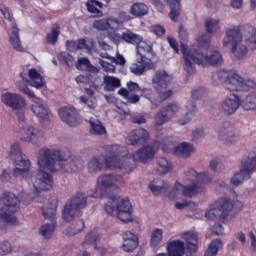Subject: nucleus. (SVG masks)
Here are the masks:
<instances>
[{
    "label": "nucleus",
    "mask_w": 256,
    "mask_h": 256,
    "mask_svg": "<svg viewBox=\"0 0 256 256\" xmlns=\"http://www.w3.org/2000/svg\"><path fill=\"white\" fill-rule=\"evenodd\" d=\"M71 158L69 149H49L42 148L37 155V172L30 178V183L34 189L35 197L43 191H51L54 181L50 171H63L65 164Z\"/></svg>",
    "instance_id": "obj_1"
},
{
    "label": "nucleus",
    "mask_w": 256,
    "mask_h": 256,
    "mask_svg": "<svg viewBox=\"0 0 256 256\" xmlns=\"http://www.w3.org/2000/svg\"><path fill=\"white\" fill-rule=\"evenodd\" d=\"M205 172H197L189 168L184 172L182 182L176 181L172 190L167 193L169 183L164 180H154L149 184L150 191L156 196L167 195L170 201H179L182 197H195L198 193H203V181H205Z\"/></svg>",
    "instance_id": "obj_2"
},
{
    "label": "nucleus",
    "mask_w": 256,
    "mask_h": 256,
    "mask_svg": "<svg viewBox=\"0 0 256 256\" xmlns=\"http://www.w3.org/2000/svg\"><path fill=\"white\" fill-rule=\"evenodd\" d=\"M223 45L224 47H229L230 45L231 53L236 59H245L249 51L247 45L252 50L256 49V28L246 26L243 34H241V30L237 26L227 29Z\"/></svg>",
    "instance_id": "obj_3"
},
{
    "label": "nucleus",
    "mask_w": 256,
    "mask_h": 256,
    "mask_svg": "<svg viewBox=\"0 0 256 256\" xmlns=\"http://www.w3.org/2000/svg\"><path fill=\"white\" fill-rule=\"evenodd\" d=\"M181 52L183 54L184 71L188 75L195 73V63L202 67H215V65L223 63V55L218 50H213L210 55H206L196 49L187 48L185 44H181Z\"/></svg>",
    "instance_id": "obj_4"
},
{
    "label": "nucleus",
    "mask_w": 256,
    "mask_h": 256,
    "mask_svg": "<svg viewBox=\"0 0 256 256\" xmlns=\"http://www.w3.org/2000/svg\"><path fill=\"white\" fill-rule=\"evenodd\" d=\"M155 157V148L153 146H144L140 148L135 154H128L127 157H120L112 155L105 159V165L107 169H121L125 173L133 171L131 161H140L141 163H147L149 159ZM131 159V161H129Z\"/></svg>",
    "instance_id": "obj_5"
},
{
    "label": "nucleus",
    "mask_w": 256,
    "mask_h": 256,
    "mask_svg": "<svg viewBox=\"0 0 256 256\" xmlns=\"http://www.w3.org/2000/svg\"><path fill=\"white\" fill-rule=\"evenodd\" d=\"M214 85L224 83L225 89L231 92L251 91L256 89V82L251 78H243L234 70H221L212 77Z\"/></svg>",
    "instance_id": "obj_6"
},
{
    "label": "nucleus",
    "mask_w": 256,
    "mask_h": 256,
    "mask_svg": "<svg viewBox=\"0 0 256 256\" xmlns=\"http://www.w3.org/2000/svg\"><path fill=\"white\" fill-rule=\"evenodd\" d=\"M21 200L11 192L0 194V229H7L10 225H16L17 218L13 213L19 211Z\"/></svg>",
    "instance_id": "obj_7"
},
{
    "label": "nucleus",
    "mask_w": 256,
    "mask_h": 256,
    "mask_svg": "<svg viewBox=\"0 0 256 256\" xmlns=\"http://www.w3.org/2000/svg\"><path fill=\"white\" fill-rule=\"evenodd\" d=\"M241 105L244 111H256V91L247 94L242 102L239 96L230 94L222 101L220 109L224 115L229 116L234 115Z\"/></svg>",
    "instance_id": "obj_8"
},
{
    "label": "nucleus",
    "mask_w": 256,
    "mask_h": 256,
    "mask_svg": "<svg viewBox=\"0 0 256 256\" xmlns=\"http://www.w3.org/2000/svg\"><path fill=\"white\" fill-rule=\"evenodd\" d=\"M108 215L116 217L122 223H133V206L128 198H117L105 206Z\"/></svg>",
    "instance_id": "obj_9"
},
{
    "label": "nucleus",
    "mask_w": 256,
    "mask_h": 256,
    "mask_svg": "<svg viewBox=\"0 0 256 256\" xmlns=\"http://www.w3.org/2000/svg\"><path fill=\"white\" fill-rule=\"evenodd\" d=\"M171 81H173V76L166 71H157L155 73L152 83L156 91H160V100L154 102L156 107L173 95V90L171 89L162 91V89H167L171 85Z\"/></svg>",
    "instance_id": "obj_10"
},
{
    "label": "nucleus",
    "mask_w": 256,
    "mask_h": 256,
    "mask_svg": "<svg viewBox=\"0 0 256 256\" xmlns=\"http://www.w3.org/2000/svg\"><path fill=\"white\" fill-rule=\"evenodd\" d=\"M123 185V177L119 175L104 174L98 177L95 192L92 197H103L109 189H119Z\"/></svg>",
    "instance_id": "obj_11"
},
{
    "label": "nucleus",
    "mask_w": 256,
    "mask_h": 256,
    "mask_svg": "<svg viewBox=\"0 0 256 256\" xmlns=\"http://www.w3.org/2000/svg\"><path fill=\"white\" fill-rule=\"evenodd\" d=\"M87 205V197L83 193L76 194L70 201H68L64 207L62 217L64 221H73L79 209H83Z\"/></svg>",
    "instance_id": "obj_12"
},
{
    "label": "nucleus",
    "mask_w": 256,
    "mask_h": 256,
    "mask_svg": "<svg viewBox=\"0 0 256 256\" xmlns=\"http://www.w3.org/2000/svg\"><path fill=\"white\" fill-rule=\"evenodd\" d=\"M1 101L13 111H23L27 107V101L21 94L6 92L2 94Z\"/></svg>",
    "instance_id": "obj_13"
},
{
    "label": "nucleus",
    "mask_w": 256,
    "mask_h": 256,
    "mask_svg": "<svg viewBox=\"0 0 256 256\" xmlns=\"http://www.w3.org/2000/svg\"><path fill=\"white\" fill-rule=\"evenodd\" d=\"M182 243L184 245V255L193 256V253L197 252V247L199 245V236L195 231H186L180 235Z\"/></svg>",
    "instance_id": "obj_14"
},
{
    "label": "nucleus",
    "mask_w": 256,
    "mask_h": 256,
    "mask_svg": "<svg viewBox=\"0 0 256 256\" xmlns=\"http://www.w3.org/2000/svg\"><path fill=\"white\" fill-rule=\"evenodd\" d=\"M59 117L63 123L69 125V127H77L81 123V117L75 107H63L59 110Z\"/></svg>",
    "instance_id": "obj_15"
},
{
    "label": "nucleus",
    "mask_w": 256,
    "mask_h": 256,
    "mask_svg": "<svg viewBox=\"0 0 256 256\" xmlns=\"http://www.w3.org/2000/svg\"><path fill=\"white\" fill-rule=\"evenodd\" d=\"M38 100L34 101L35 104L31 106V111L36 115L37 118L40 119V123L42 124V127H49V123H51V113H49V110L45 105L41 104Z\"/></svg>",
    "instance_id": "obj_16"
},
{
    "label": "nucleus",
    "mask_w": 256,
    "mask_h": 256,
    "mask_svg": "<svg viewBox=\"0 0 256 256\" xmlns=\"http://www.w3.org/2000/svg\"><path fill=\"white\" fill-rule=\"evenodd\" d=\"M15 168L13 170V174L15 177H23V179H27V175H29V171H31V160L27 157L20 156L14 159Z\"/></svg>",
    "instance_id": "obj_17"
},
{
    "label": "nucleus",
    "mask_w": 256,
    "mask_h": 256,
    "mask_svg": "<svg viewBox=\"0 0 256 256\" xmlns=\"http://www.w3.org/2000/svg\"><path fill=\"white\" fill-rule=\"evenodd\" d=\"M218 210L220 211V215L223 221H231L233 219V201L227 197H222L214 202Z\"/></svg>",
    "instance_id": "obj_18"
},
{
    "label": "nucleus",
    "mask_w": 256,
    "mask_h": 256,
    "mask_svg": "<svg viewBox=\"0 0 256 256\" xmlns=\"http://www.w3.org/2000/svg\"><path fill=\"white\" fill-rule=\"evenodd\" d=\"M127 88H121L118 91V95H121L122 97H124V99L128 100V103H139V100L141 99L139 97V95L137 94H133V93H137V91H141V88L139 87L138 83L135 82H128L127 83Z\"/></svg>",
    "instance_id": "obj_19"
},
{
    "label": "nucleus",
    "mask_w": 256,
    "mask_h": 256,
    "mask_svg": "<svg viewBox=\"0 0 256 256\" xmlns=\"http://www.w3.org/2000/svg\"><path fill=\"white\" fill-rule=\"evenodd\" d=\"M122 249L126 253H131L139 246V238L131 231H126L122 235Z\"/></svg>",
    "instance_id": "obj_20"
},
{
    "label": "nucleus",
    "mask_w": 256,
    "mask_h": 256,
    "mask_svg": "<svg viewBox=\"0 0 256 256\" xmlns=\"http://www.w3.org/2000/svg\"><path fill=\"white\" fill-rule=\"evenodd\" d=\"M146 69H153V60L137 57L136 62L130 65V71L133 75H143Z\"/></svg>",
    "instance_id": "obj_21"
},
{
    "label": "nucleus",
    "mask_w": 256,
    "mask_h": 256,
    "mask_svg": "<svg viewBox=\"0 0 256 256\" xmlns=\"http://www.w3.org/2000/svg\"><path fill=\"white\" fill-rule=\"evenodd\" d=\"M149 139V132L145 129L132 130L127 137L130 145H143Z\"/></svg>",
    "instance_id": "obj_22"
},
{
    "label": "nucleus",
    "mask_w": 256,
    "mask_h": 256,
    "mask_svg": "<svg viewBox=\"0 0 256 256\" xmlns=\"http://www.w3.org/2000/svg\"><path fill=\"white\" fill-rule=\"evenodd\" d=\"M185 115L183 118H180L177 123L180 127H185V125H189L191 123V119L195 117L197 113V105L194 101H188L185 105Z\"/></svg>",
    "instance_id": "obj_23"
},
{
    "label": "nucleus",
    "mask_w": 256,
    "mask_h": 256,
    "mask_svg": "<svg viewBox=\"0 0 256 256\" xmlns=\"http://www.w3.org/2000/svg\"><path fill=\"white\" fill-rule=\"evenodd\" d=\"M242 171H246L248 175H252L256 171V152H250L239 165Z\"/></svg>",
    "instance_id": "obj_24"
},
{
    "label": "nucleus",
    "mask_w": 256,
    "mask_h": 256,
    "mask_svg": "<svg viewBox=\"0 0 256 256\" xmlns=\"http://www.w3.org/2000/svg\"><path fill=\"white\" fill-rule=\"evenodd\" d=\"M113 39H116L117 41L122 39V41H125V43H130L131 45H138V43L143 41V37H141V35L135 34L131 30H126L122 34H114Z\"/></svg>",
    "instance_id": "obj_25"
},
{
    "label": "nucleus",
    "mask_w": 256,
    "mask_h": 256,
    "mask_svg": "<svg viewBox=\"0 0 256 256\" xmlns=\"http://www.w3.org/2000/svg\"><path fill=\"white\" fill-rule=\"evenodd\" d=\"M43 137V131L39 129H25L22 132V141H27L28 143H32V145H37L39 143V139Z\"/></svg>",
    "instance_id": "obj_26"
},
{
    "label": "nucleus",
    "mask_w": 256,
    "mask_h": 256,
    "mask_svg": "<svg viewBox=\"0 0 256 256\" xmlns=\"http://www.w3.org/2000/svg\"><path fill=\"white\" fill-rule=\"evenodd\" d=\"M20 77L22 81H19L16 83V87L19 89L21 93H24V95H27L30 99L33 101H38L39 98L35 96V92L31 91L29 87H27V83H29V80H27V74L26 73H21Z\"/></svg>",
    "instance_id": "obj_27"
},
{
    "label": "nucleus",
    "mask_w": 256,
    "mask_h": 256,
    "mask_svg": "<svg viewBox=\"0 0 256 256\" xmlns=\"http://www.w3.org/2000/svg\"><path fill=\"white\" fill-rule=\"evenodd\" d=\"M174 153L178 157H183L187 159V157L191 156V153H195V146L188 142H181L174 148Z\"/></svg>",
    "instance_id": "obj_28"
},
{
    "label": "nucleus",
    "mask_w": 256,
    "mask_h": 256,
    "mask_svg": "<svg viewBox=\"0 0 256 256\" xmlns=\"http://www.w3.org/2000/svg\"><path fill=\"white\" fill-rule=\"evenodd\" d=\"M248 179H251L250 174H248L246 170H242V168L239 166V170L236 171L230 178V184L233 187H239L240 185H243Z\"/></svg>",
    "instance_id": "obj_29"
},
{
    "label": "nucleus",
    "mask_w": 256,
    "mask_h": 256,
    "mask_svg": "<svg viewBox=\"0 0 256 256\" xmlns=\"http://www.w3.org/2000/svg\"><path fill=\"white\" fill-rule=\"evenodd\" d=\"M136 57L140 59H151L153 57V48L151 45L147 44V42L141 40L137 44V55Z\"/></svg>",
    "instance_id": "obj_30"
},
{
    "label": "nucleus",
    "mask_w": 256,
    "mask_h": 256,
    "mask_svg": "<svg viewBox=\"0 0 256 256\" xmlns=\"http://www.w3.org/2000/svg\"><path fill=\"white\" fill-rule=\"evenodd\" d=\"M28 77L30 79L29 83L31 87H35L36 89H41V87L45 86V81L43 80V76L39 74V72L35 69L28 70Z\"/></svg>",
    "instance_id": "obj_31"
},
{
    "label": "nucleus",
    "mask_w": 256,
    "mask_h": 256,
    "mask_svg": "<svg viewBox=\"0 0 256 256\" xmlns=\"http://www.w3.org/2000/svg\"><path fill=\"white\" fill-rule=\"evenodd\" d=\"M170 7L169 17L171 21H177L179 19V13L181 11V2L179 0H165Z\"/></svg>",
    "instance_id": "obj_32"
},
{
    "label": "nucleus",
    "mask_w": 256,
    "mask_h": 256,
    "mask_svg": "<svg viewBox=\"0 0 256 256\" xmlns=\"http://www.w3.org/2000/svg\"><path fill=\"white\" fill-rule=\"evenodd\" d=\"M10 43L16 51H23V46H21V39L19 38V28L17 25H12L10 33Z\"/></svg>",
    "instance_id": "obj_33"
},
{
    "label": "nucleus",
    "mask_w": 256,
    "mask_h": 256,
    "mask_svg": "<svg viewBox=\"0 0 256 256\" xmlns=\"http://www.w3.org/2000/svg\"><path fill=\"white\" fill-rule=\"evenodd\" d=\"M86 7L93 17H103V11H101L103 4L101 2L90 0L86 3Z\"/></svg>",
    "instance_id": "obj_34"
},
{
    "label": "nucleus",
    "mask_w": 256,
    "mask_h": 256,
    "mask_svg": "<svg viewBox=\"0 0 256 256\" xmlns=\"http://www.w3.org/2000/svg\"><path fill=\"white\" fill-rule=\"evenodd\" d=\"M104 89L105 91H115L121 87V80L114 76H104Z\"/></svg>",
    "instance_id": "obj_35"
},
{
    "label": "nucleus",
    "mask_w": 256,
    "mask_h": 256,
    "mask_svg": "<svg viewBox=\"0 0 256 256\" xmlns=\"http://www.w3.org/2000/svg\"><path fill=\"white\" fill-rule=\"evenodd\" d=\"M157 171L160 175H167L170 171H173V164L166 158L157 159Z\"/></svg>",
    "instance_id": "obj_36"
},
{
    "label": "nucleus",
    "mask_w": 256,
    "mask_h": 256,
    "mask_svg": "<svg viewBox=\"0 0 256 256\" xmlns=\"http://www.w3.org/2000/svg\"><path fill=\"white\" fill-rule=\"evenodd\" d=\"M130 13L134 15V17H144V15L149 13V7L141 2L135 3L131 6Z\"/></svg>",
    "instance_id": "obj_37"
},
{
    "label": "nucleus",
    "mask_w": 256,
    "mask_h": 256,
    "mask_svg": "<svg viewBox=\"0 0 256 256\" xmlns=\"http://www.w3.org/2000/svg\"><path fill=\"white\" fill-rule=\"evenodd\" d=\"M163 243V229L155 228L150 235V247H159Z\"/></svg>",
    "instance_id": "obj_38"
},
{
    "label": "nucleus",
    "mask_w": 256,
    "mask_h": 256,
    "mask_svg": "<svg viewBox=\"0 0 256 256\" xmlns=\"http://www.w3.org/2000/svg\"><path fill=\"white\" fill-rule=\"evenodd\" d=\"M221 249H223V241L221 239L213 240L205 251L204 256H215Z\"/></svg>",
    "instance_id": "obj_39"
},
{
    "label": "nucleus",
    "mask_w": 256,
    "mask_h": 256,
    "mask_svg": "<svg viewBox=\"0 0 256 256\" xmlns=\"http://www.w3.org/2000/svg\"><path fill=\"white\" fill-rule=\"evenodd\" d=\"M76 68L80 70L86 69V71H89V73H96V74L99 71V68L93 66V64H91V61H89L88 58H85V57L78 59Z\"/></svg>",
    "instance_id": "obj_40"
},
{
    "label": "nucleus",
    "mask_w": 256,
    "mask_h": 256,
    "mask_svg": "<svg viewBox=\"0 0 256 256\" xmlns=\"http://www.w3.org/2000/svg\"><path fill=\"white\" fill-rule=\"evenodd\" d=\"M103 167L104 165L102 156L94 157L88 162V170L90 171V173H97V171H101Z\"/></svg>",
    "instance_id": "obj_41"
},
{
    "label": "nucleus",
    "mask_w": 256,
    "mask_h": 256,
    "mask_svg": "<svg viewBox=\"0 0 256 256\" xmlns=\"http://www.w3.org/2000/svg\"><path fill=\"white\" fill-rule=\"evenodd\" d=\"M163 113H166L170 119H173L179 111H181V104L177 102H171L167 106L162 108Z\"/></svg>",
    "instance_id": "obj_42"
},
{
    "label": "nucleus",
    "mask_w": 256,
    "mask_h": 256,
    "mask_svg": "<svg viewBox=\"0 0 256 256\" xmlns=\"http://www.w3.org/2000/svg\"><path fill=\"white\" fill-rule=\"evenodd\" d=\"M53 233H55V224H43L39 228V234L42 235L47 241L53 239Z\"/></svg>",
    "instance_id": "obj_43"
},
{
    "label": "nucleus",
    "mask_w": 256,
    "mask_h": 256,
    "mask_svg": "<svg viewBox=\"0 0 256 256\" xmlns=\"http://www.w3.org/2000/svg\"><path fill=\"white\" fill-rule=\"evenodd\" d=\"M61 31L59 29V25L55 24L52 26L51 32L47 34L46 36V42L50 43V45H55L57 43V40L59 39Z\"/></svg>",
    "instance_id": "obj_44"
},
{
    "label": "nucleus",
    "mask_w": 256,
    "mask_h": 256,
    "mask_svg": "<svg viewBox=\"0 0 256 256\" xmlns=\"http://www.w3.org/2000/svg\"><path fill=\"white\" fill-rule=\"evenodd\" d=\"M101 238V234H97L96 232H89L88 234H86L84 240L82 241V247H87L89 245H92V243L94 246L95 243H97V241H99Z\"/></svg>",
    "instance_id": "obj_45"
},
{
    "label": "nucleus",
    "mask_w": 256,
    "mask_h": 256,
    "mask_svg": "<svg viewBox=\"0 0 256 256\" xmlns=\"http://www.w3.org/2000/svg\"><path fill=\"white\" fill-rule=\"evenodd\" d=\"M219 215H221V211L216 206L215 202L210 205V207L208 208V210L205 213V217L209 221H214V219H217V217H219Z\"/></svg>",
    "instance_id": "obj_46"
},
{
    "label": "nucleus",
    "mask_w": 256,
    "mask_h": 256,
    "mask_svg": "<svg viewBox=\"0 0 256 256\" xmlns=\"http://www.w3.org/2000/svg\"><path fill=\"white\" fill-rule=\"evenodd\" d=\"M169 121H171V119L165 112H163V109H161V111H159L154 118V123L158 127L165 125V123H169Z\"/></svg>",
    "instance_id": "obj_47"
},
{
    "label": "nucleus",
    "mask_w": 256,
    "mask_h": 256,
    "mask_svg": "<svg viewBox=\"0 0 256 256\" xmlns=\"http://www.w3.org/2000/svg\"><path fill=\"white\" fill-rule=\"evenodd\" d=\"M210 169L214 173H223V171L225 170V164H223V162H221V160H219L218 158H213L212 160H210Z\"/></svg>",
    "instance_id": "obj_48"
},
{
    "label": "nucleus",
    "mask_w": 256,
    "mask_h": 256,
    "mask_svg": "<svg viewBox=\"0 0 256 256\" xmlns=\"http://www.w3.org/2000/svg\"><path fill=\"white\" fill-rule=\"evenodd\" d=\"M205 25L208 33H217V31L221 29L219 19H208L206 20Z\"/></svg>",
    "instance_id": "obj_49"
},
{
    "label": "nucleus",
    "mask_w": 256,
    "mask_h": 256,
    "mask_svg": "<svg viewBox=\"0 0 256 256\" xmlns=\"http://www.w3.org/2000/svg\"><path fill=\"white\" fill-rule=\"evenodd\" d=\"M10 157L13 159V161L19 157H23V153L21 152V145L19 143H14L10 146Z\"/></svg>",
    "instance_id": "obj_50"
},
{
    "label": "nucleus",
    "mask_w": 256,
    "mask_h": 256,
    "mask_svg": "<svg viewBox=\"0 0 256 256\" xmlns=\"http://www.w3.org/2000/svg\"><path fill=\"white\" fill-rule=\"evenodd\" d=\"M58 60L61 63H65V65H67L69 68L73 67V56L67 52H61L58 54Z\"/></svg>",
    "instance_id": "obj_51"
},
{
    "label": "nucleus",
    "mask_w": 256,
    "mask_h": 256,
    "mask_svg": "<svg viewBox=\"0 0 256 256\" xmlns=\"http://www.w3.org/2000/svg\"><path fill=\"white\" fill-rule=\"evenodd\" d=\"M94 251H97L100 256H111L113 255V248L99 246L97 243H94Z\"/></svg>",
    "instance_id": "obj_52"
},
{
    "label": "nucleus",
    "mask_w": 256,
    "mask_h": 256,
    "mask_svg": "<svg viewBox=\"0 0 256 256\" xmlns=\"http://www.w3.org/2000/svg\"><path fill=\"white\" fill-rule=\"evenodd\" d=\"M108 21V31L111 29L112 31H117L119 28L123 27V21H119L115 17L107 18Z\"/></svg>",
    "instance_id": "obj_53"
},
{
    "label": "nucleus",
    "mask_w": 256,
    "mask_h": 256,
    "mask_svg": "<svg viewBox=\"0 0 256 256\" xmlns=\"http://www.w3.org/2000/svg\"><path fill=\"white\" fill-rule=\"evenodd\" d=\"M57 213V206L51 205L50 207H44L42 210V215L45 219H53Z\"/></svg>",
    "instance_id": "obj_54"
},
{
    "label": "nucleus",
    "mask_w": 256,
    "mask_h": 256,
    "mask_svg": "<svg viewBox=\"0 0 256 256\" xmlns=\"http://www.w3.org/2000/svg\"><path fill=\"white\" fill-rule=\"evenodd\" d=\"M93 27L98 31H109L107 18L95 20L93 23Z\"/></svg>",
    "instance_id": "obj_55"
},
{
    "label": "nucleus",
    "mask_w": 256,
    "mask_h": 256,
    "mask_svg": "<svg viewBox=\"0 0 256 256\" xmlns=\"http://www.w3.org/2000/svg\"><path fill=\"white\" fill-rule=\"evenodd\" d=\"M211 39L210 35L207 34H200L197 38L196 41L200 47H205V49L209 48V41Z\"/></svg>",
    "instance_id": "obj_56"
},
{
    "label": "nucleus",
    "mask_w": 256,
    "mask_h": 256,
    "mask_svg": "<svg viewBox=\"0 0 256 256\" xmlns=\"http://www.w3.org/2000/svg\"><path fill=\"white\" fill-rule=\"evenodd\" d=\"M99 65L106 73H115V65L103 60V58H99Z\"/></svg>",
    "instance_id": "obj_57"
},
{
    "label": "nucleus",
    "mask_w": 256,
    "mask_h": 256,
    "mask_svg": "<svg viewBox=\"0 0 256 256\" xmlns=\"http://www.w3.org/2000/svg\"><path fill=\"white\" fill-rule=\"evenodd\" d=\"M81 49H85L88 53L93 49V41H88L85 39L78 40V51Z\"/></svg>",
    "instance_id": "obj_58"
},
{
    "label": "nucleus",
    "mask_w": 256,
    "mask_h": 256,
    "mask_svg": "<svg viewBox=\"0 0 256 256\" xmlns=\"http://www.w3.org/2000/svg\"><path fill=\"white\" fill-rule=\"evenodd\" d=\"M13 251L11 243L9 241H4L0 243V255H9Z\"/></svg>",
    "instance_id": "obj_59"
},
{
    "label": "nucleus",
    "mask_w": 256,
    "mask_h": 256,
    "mask_svg": "<svg viewBox=\"0 0 256 256\" xmlns=\"http://www.w3.org/2000/svg\"><path fill=\"white\" fill-rule=\"evenodd\" d=\"M73 231L71 232V235H77V233H81L83 229H85V223L83 220H78L74 225H73Z\"/></svg>",
    "instance_id": "obj_60"
},
{
    "label": "nucleus",
    "mask_w": 256,
    "mask_h": 256,
    "mask_svg": "<svg viewBox=\"0 0 256 256\" xmlns=\"http://www.w3.org/2000/svg\"><path fill=\"white\" fill-rule=\"evenodd\" d=\"M89 124L91 129H105V126L97 118H90Z\"/></svg>",
    "instance_id": "obj_61"
},
{
    "label": "nucleus",
    "mask_w": 256,
    "mask_h": 256,
    "mask_svg": "<svg viewBox=\"0 0 256 256\" xmlns=\"http://www.w3.org/2000/svg\"><path fill=\"white\" fill-rule=\"evenodd\" d=\"M80 101L81 103H84L85 105H87L88 109H95V107H97V104H95V102L85 96H81L80 97Z\"/></svg>",
    "instance_id": "obj_62"
},
{
    "label": "nucleus",
    "mask_w": 256,
    "mask_h": 256,
    "mask_svg": "<svg viewBox=\"0 0 256 256\" xmlns=\"http://www.w3.org/2000/svg\"><path fill=\"white\" fill-rule=\"evenodd\" d=\"M66 48L68 51H79L78 41H66Z\"/></svg>",
    "instance_id": "obj_63"
},
{
    "label": "nucleus",
    "mask_w": 256,
    "mask_h": 256,
    "mask_svg": "<svg viewBox=\"0 0 256 256\" xmlns=\"http://www.w3.org/2000/svg\"><path fill=\"white\" fill-rule=\"evenodd\" d=\"M205 95V90L203 88H197L192 91V97L194 99H201Z\"/></svg>",
    "instance_id": "obj_64"
}]
</instances>
